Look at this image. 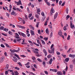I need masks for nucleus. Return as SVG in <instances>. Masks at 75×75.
<instances>
[{"mask_svg": "<svg viewBox=\"0 0 75 75\" xmlns=\"http://www.w3.org/2000/svg\"><path fill=\"white\" fill-rule=\"evenodd\" d=\"M37 43L38 44H37V43L35 42H33V43L35 44V45H36V46H37L38 47H39L40 46V45H41V47H42V45H41V43H40V40H37ZM40 44V45H39Z\"/></svg>", "mask_w": 75, "mask_h": 75, "instance_id": "nucleus-1", "label": "nucleus"}, {"mask_svg": "<svg viewBox=\"0 0 75 75\" xmlns=\"http://www.w3.org/2000/svg\"><path fill=\"white\" fill-rule=\"evenodd\" d=\"M18 33L20 35H22V36L24 38H26V37H27V35H26L24 33L21 32H18Z\"/></svg>", "mask_w": 75, "mask_h": 75, "instance_id": "nucleus-2", "label": "nucleus"}, {"mask_svg": "<svg viewBox=\"0 0 75 75\" xmlns=\"http://www.w3.org/2000/svg\"><path fill=\"white\" fill-rule=\"evenodd\" d=\"M72 22V21L70 22V27L71 28H72V29H74V28H75V26H74V25L73 24Z\"/></svg>", "mask_w": 75, "mask_h": 75, "instance_id": "nucleus-3", "label": "nucleus"}, {"mask_svg": "<svg viewBox=\"0 0 75 75\" xmlns=\"http://www.w3.org/2000/svg\"><path fill=\"white\" fill-rule=\"evenodd\" d=\"M54 12H55V10H54V9L53 8H52L51 10V12L50 13V15L52 16V13H54Z\"/></svg>", "mask_w": 75, "mask_h": 75, "instance_id": "nucleus-4", "label": "nucleus"}, {"mask_svg": "<svg viewBox=\"0 0 75 75\" xmlns=\"http://www.w3.org/2000/svg\"><path fill=\"white\" fill-rule=\"evenodd\" d=\"M15 38H17V39H19L20 38V37H19V35L18 34V33H15Z\"/></svg>", "mask_w": 75, "mask_h": 75, "instance_id": "nucleus-5", "label": "nucleus"}, {"mask_svg": "<svg viewBox=\"0 0 75 75\" xmlns=\"http://www.w3.org/2000/svg\"><path fill=\"white\" fill-rule=\"evenodd\" d=\"M37 8V12L38 13V14H40V13H40V11H41V10H40V8H37V7H36Z\"/></svg>", "mask_w": 75, "mask_h": 75, "instance_id": "nucleus-6", "label": "nucleus"}, {"mask_svg": "<svg viewBox=\"0 0 75 75\" xmlns=\"http://www.w3.org/2000/svg\"><path fill=\"white\" fill-rule=\"evenodd\" d=\"M30 32L32 35H35L34 32L33 30H30Z\"/></svg>", "mask_w": 75, "mask_h": 75, "instance_id": "nucleus-7", "label": "nucleus"}, {"mask_svg": "<svg viewBox=\"0 0 75 75\" xmlns=\"http://www.w3.org/2000/svg\"><path fill=\"white\" fill-rule=\"evenodd\" d=\"M20 4H21V5H22V4H21V0H19L18 1V2L17 3V5L18 6H19Z\"/></svg>", "mask_w": 75, "mask_h": 75, "instance_id": "nucleus-8", "label": "nucleus"}, {"mask_svg": "<svg viewBox=\"0 0 75 75\" xmlns=\"http://www.w3.org/2000/svg\"><path fill=\"white\" fill-rule=\"evenodd\" d=\"M43 52L45 54V56L47 55V52L45 49H44L43 50Z\"/></svg>", "mask_w": 75, "mask_h": 75, "instance_id": "nucleus-9", "label": "nucleus"}, {"mask_svg": "<svg viewBox=\"0 0 75 75\" xmlns=\"http://www.w3.org/2000/svg\"><path fill=\"white\" fill-rule=\"evenodd\" d=\"M57 16H58V13L56 12L55 15L54 16V19H56V18H57Z\"/></svg>", "mask_w": 75, "mask_h": 75, "instance_id": "nucleus-10", "label": "nucleus"}, {"mask_svg": "<svg viewBox=\"0 0 75 75\" xmlns=\"http://www.w3.org/2000/svg\"><path fill=\"white\" fill-rule=\"evenodd\" d=\"M18 27H19V28H22L23 29H25V27L24 26L18 25Z\"/></svg>", "mask_w": 75, "mask_h": 75, "instance_id": "nucleus-11", "label": "nucleus"}, {"mask_svg": "<svg viewBox=\"0 0 75 75\" xmlns=\"http://www.w3.org/2000/svg\"><path fill=\"white\" fill-rule=\"evenodd\" d=\"M29 27L30 28V29L33 30H34V28L33 26V25H29Z\"/></svg>", "mask_w": 75, "mask_h": 75, "instance_id": "nucleus-12", "label": "nucleus"}, {"mask_svg": "<svg viewBox=\"0 0 75 75\" xmlns=\"http://www.w3.org/2000/svg\"><path fill=\"white\" fill-rule=\"evenodd\" d=\"M58 34L60 36H61L62 35V33L61 30H60L59 31Z\"/></svg>", "mask_w": 75, "mask_h": 75, "instance_id": "nucleus-13", "label": "nucleus"}, {"mask_svg": "<svg viewBox=\"0 0 75 75\" xmlns=\"http://www.w3.org/2000/svg\"><path fill=\"white\" fill-rule=\"evenodd\" d=\"M69 57H72V58H74L75 57V55L74 54H70L69 55Z\"/></svg>", "mask_w": 75, "mask_h": 75, "instance_id": "nucleus-14", "label": "nucleus"}, {"mask_svg": "<svg viewBox=\"0 0 75 75\" xmlns=\"http://www.w3.org/2000/svg\"><path fill=\"white\" fill-rule=\"evenodd\" d=\"M8 64H7L6 66V67L5 68V70H6L8 69Z\"/></svg>", "mask_w": 75, "mask_h": 75, "instance_id": "nucleus-15", "label": "nucleus"}, {"mask_svg": "<svg viewBox=\"0 0 75 75\" xmlns=\"http://www.w3.org/2000/svg\"><path fill=\"white\" fill-rule=\"evenodd\" d=\"M52 61H53L52 59V58L50 59L49 62V63L50 64V65L51 64H52Z\"/></svg>", "mask_w": 75, "mask_h": 75, "instance_id": "nucleus-16", "label": "nucleus"}, {"mask_svg": "<svg viewBox=\"0 0 75 75\" xmlns=\"http://www.w3.org/2000/svg\"><path fill=\"white\" fill-rule=\"evenodd\" d=\"M69 58H67L65 59V61L66 62H68V61H69Z\"/></svg>", "mask_w": 75, "mask_h": 75, "instance_id": "nucleus-17", "label": "nucleus"}, {"mask_svg": "<svg viewBox=\"0 0 75 75\" xmlns=\"http://www.w3.org/2000/svg\"><path fill=\"white\" fill-rule=\"evenodd\" d=\"M16 10L17 11H20V12H22V11H23L22 10H21V9L19 8H17Z\"/></svg>", "mask_w": 75, "mask_h": 75, "instance_id": "nucleus-18", "label": "nucleus"}, {"mask_svg": "<svg viewBox=\"0 0 75 75\" xmlns=\"http://www.w3.org/2000/svg\"><path fill=\"white\" fill-rule=\"evenodd\" d=\"M57 74L58 75H62V73L60 71H59L57 72Z\"/></svg>", "mask_w": 75, "mask_h": 75, "instance_id": "nucleus-19", "label": "nucleus"}, {"mask_svg": "<svg viewBox=\"0 0 75 75\" xmlns=\"http://www.w3.org/2000/svg\"><path fill=\"white\" fill-rule=\"evenodd\" d=\"M41 41L42 44H44V45H45V42L44 40H41Z\"/></svg>", "mask_w": 75, "mask_h": 75, "instance_id": "nucleus-20", "label": "nucleus"}, {"mask_svg": "<svg viewBox=\"0 0 75 75\" xmlns=\"http://www.w3.org/2000/svg\"><path fill=\"white\" fill-rule=\"evenodd\" d=\"M15 56H16V57H17V58L18 59H20V58L19 57V56H18V55H17V54H15Z\"/></svg>", "mask_w": 75, "mask_h": 75, "instance_id": "nucleus-21", "label": "nucleus"}, {"mask_svg": "<svg viewBox=\"0 0 75 75\" xmlns=\"http://www.w3.org/2000/svg\"><path fill=\"white\" fill-rule=\"evenodd\" d=\"M46 33V34H48L49 33V31L48 30V28H47L45 30Z\"/></svg>", "mask_w": 75, "mask_h": 75, "instance_id": "nucleus-22", "label": "nucleus"}, {"mask_svg": "<svg viewBox=\"0 0 75 75\" xmlns=\"http://www.w3.org/2000/svg\"><path fill=\"white\" fill-rule=\"evenodd\" d=\"M4 31H6V32H7L8 31V28H5L3 30Z\"/></svg>", "mask_w": 75, "mask_h": 75, "instance_id": "nucleus-23", "label": "nucleus"}, {"mask_svg": "<svg viewBox=\"0 0 75 75\" xmlns=\"http://www.w3.org/2000/svg\"><path fill=\"white\" fill-rule=\"evenodd\" d=\"M40 16L38 15L37 14H36L35 15V17H36V18H37L38 19L39 18H40Z\"/></svg>", "mask_w": 75, "mask_h": 75, "instance_id": "nucleus-24", "label": "nucleus"}, {"mask_svg": "<svg viewBox=\"0 0 75 75\" xmlns=\"http://www.w3.org/2000/svg\"><path fill=\"white\" fill-rule=\"evenodd\" d=\"M5 58L4 57H2L1 58V60L3 62V61H4V59Z\"/></svg>", "mask_w": 75, "mask_h": 75, "instance_id": "nucleus-25", "label": "nucleus"}, {"mask_svg": "<svg viewBox=\"0 0 75 75\" xmlns=\"http://www.w3.org/2000/svg\"><path fill=\"white\" fill-rule=\"evenodd\" d=\"M8 33L9 35H13V33H12V32L11 31H9L8 32Z\"/></svg>", "mask_w": 75, "mask_h": 75, "instance_id": "nucleus-26", "label": "nucleus"}, {"mask_svg": "<svg viewBox=\"0 0 75 75\" xmlns=\"http://www.w3.org/2000/svg\"><path fill=\"white\" fill-rule=\"evenodd\" d=\"M13 61H14V62H17V58H16V59H13Z\"/></svg>", "mask_w": 75, "mask_h": 75, "instance_id": "nucleus-27", "label": "nucleus"}, {"mask_svg": "<svg viewBox=\"0 0 75 75\" xmlns=\"http://www.w3.org/2000/svg\"><path fill=\"white\" fill-rule=\"evenodd\" d=\"M68 11H69V9H68V8H67L66 9V11L67 14H68Z\"/></svg>", "mask_w": 75, "mask_h": 75, "instance_id": "nucleus-28", "label": "nucleus"}, {"mask_svg": "<svg viewBox=\"0 0 75 75\" xmlns=\"http://www.w3.org/2000/svg\"><path fill=\"white\" fill-rule=\"evenodd\" d=\"M46 4L48 5V6H51V4H50V3L49 2H46Z\"/></svg>", "mask_w": 75, "mask_h": 75, "instance_id": "nucleus-29", "label": "nucleus"}, {"mask_svg": "<svg viewBox=\"0 0 75 75\" xmlns=\"http://www.w3.org/2000/svg\"><path fill=\"white\" fill-rule=\"evenodd\" d=\"M18 64L20 65V66H21V67H23V65H22L21 63L20 62H19L18 63Z\"/></svg>", "mask_w": 75, "mask_h": 75, "instance_id": "nucleus-30", "label": "nucleus"}, {"mask_svg": "<svg viewBox=\"0 0 75 75\" xmlns=\"http://www.w3.org/2000/svg\"><path fill=\"white\" fill-rule=\"evenodd\" d=\"M33 67H35V68H36V69H37V65H36V64H33Z\"/></svg>", "mask_w": 75, "mask_h": 75, "instance_id": "nucleus-31", "label": "nucleus"}, {"mask_svg": "<svg viewBox=\"0 0 75 75\" xmlns=\"http://www.w3.org/2000/svg\"><path fill=\"white\" fill-rule=\"evenodd\" d=\"M10 51H11V52L13 53H14V52H15V50H12L11 49H10Z\"/></svg>", "mask_w": 75, "mask_h": 75, "instance_id": "nucleus-32", "label": "nucleus"}, {"mask_svg": "<svg viewBox=\"0 0 75 75\" xmlns=\"http://www.w3.org/2000/svg\"><path fill=\"white\" fill-rule=\"evenodd\" d=\"M4 28V27L3 26H1L0 28V30H3Z\"/></svg>", "mask_w": 75, "mask_h": 75, "instance_id": "nucleus-33", "label": "nucleus"}, {"mask_svg": "<svg viewBox=\"0 0 75 75\" xmlns=\"http://www.w3.org/2000/svg\"><path fill=\"white\" fill-rule=\"evenodd\" d=\"M15 69L18 70V71H19V70H20V68L18 67H15Z\"/></svg>", "mask_w": 75, "mask_h": 75, "instance_id": "nucleus-34", "label": "nucleus"}, {"mask_svg": "<svg viewBox=\"0 0 75 75\" xmlns=\"http://www.w3.org/2000/svg\"><path fill=\"white\" fill-rule=\"evenodd\" d=\"M74 67V66H73V65L71 64L70 65V67L71 69H73V67Z\"/></svg>", "mask_w": 75, "mask_h": 75, "instance_id": "nucleus-35", "label": "nucleus"}, {"mask_svg": "<svg viewBox=\"0 0 75 75\" xmlns=\"http://www.w3.org/2000/svg\"><path fill=\"white\" fill-rule=\"evenodd\" d=\"M41 14L42 15V16H43V17L45 16V15L44 14V13L43 12H42L41 13Z\"/></svg>", "mask_w": 75, "mask_h": 75, "instance_id": "nucleus-36", "label": "nucleus"}, {"mask_svg": "<svg viewBox=\"0 0 75 75\" xmlns=\"http://www.w3.org/2000/svg\"><path fill=\"white\" fill-rule=\"evenodd\" d=\"M39 22H38L36 24V27H37L38 28V25H39Z\"/></svg>", "mask_w": 75, "mask_h": 75, "instance_id": "nucleus-37", "label": "nucleus"}, {"mask_svg": "<svg viewBox=\"0 0 75 75\" xmlns=\"http://www.w3.org/2000/svg\"><path fill=\"white\" fill-rule=\"evenodd\" d=\"M52 72H57V70L56 69H53Z\"/></svg>", "mask_w": 75, "mask_h": 75, "instance_id": "nucleus-38", "label": "nucleus"}, {"mask_svg": "<svg viewBox=\"0 0 75 75\" xmlns=\"http://www.w3.org/2000/svg\"><path fill=\"white\" fill-rule=\"evenodd\" d=\"M48 52L50 53V54H52V51H51L50 50L48 49Z\"/></svg>", "mask_w": 75, "mask_h": 75, "instance_id": "nucleus-39", "label": "nucleus"}, {"mask_svg": "<svg viewBox=\"0 0 75 75\" xmlns=\"http://www.w3.org/2000/svg\"><path fill=\"white\" fill-rule=\"evenodd\" d=\"M51 55H49L47 56V58L48 59H49V58H51Z\"/></svg>", "mask_w": 75, "mask_h": 75, "instance_id": "nucleus-40", "label": "nucleus"}, {"mask_svg": "<svg viewBox=\"0 0 75 75\" xmlns=\"http://www.w3.org/2000/svg\"><path fill=\"white\" fill-rule=\"evenodd\" d=\"M63 30H64V31H66L67 30V29L66 28V26H64V27L63 28Z\"/></svg>", "mask_w": 75, "mask_h": 75, "instance_id": "nucleus-41", "label": "nucleus"}, {"mask_svg": "<svg viewBox=\"0 0 75 75\" xmlns=\"http://www.w3.org/2000/svg\"><path fill=\"white\" fill-rule=\"evenodd\" d=\"M25 42V41H24V40H23V41L22 42V43H21V44H23V45H24V44H26L27 43H24V42Z\"/></svg>", "mask_w": 75, "mask_h": 75, "instance_id": "nucleus-42", "label": "nucleus"}, {"mask_svg": "<svg viewBox=\"0 0 75 75\" xmlns=\"http://www.w3.org/2000/svg\"><path fill=\"white\" fill-rule=\"evenodd\" d=\"M70 17V16L69 15H67V16L66 17V20H67Z\"/></svg>", "mask_w": 75, "mask_h": 75, "instance_id": "nucleus-43", "label": "nucleus"}, {"mask_svg": "<svg viewBox=\"0 0 75 75\" xmlns=\"http://www.w3.org/2000/svg\"><path fill=\"white\" fill-rule=\"evenodd\" d=\"M12 15H15L16 14V13L14 12H12L11 13Z\"/></svg>", "mask_w": 75, "mask_h": 75, "instance_id": "nucleus-44", "label": "nucleus"}, {"mask_svg": "<svg viewBox=\"0 0 75 75\" xmlns=\"http://www.w3.org/2000/svg\"><path fill=\"white\" fill-rule=\"evenodd\" d=\"M51 49V51H52V52L54 53V48H52Z\"/></svg>", "mask_w": 75, "mask_h": 75, "instance_id": "nucleus-45", "label": "nucleus"}, {"mask_svg": "<svg viewBox=\"0 0 75 75\" xmlns=\"http://www.w3.org/2000/svg\"><path fill=\"white\" fill-rule=\"evenodd\" d=\"M20 51V48H18V50H15V51L16 52H18V51Z\"/></svg>", "mask_w": 75, "mask_h": 75, "instance_id": "nucleus-46", "label": "nucleus"}, {"mask_svg": "<svg viewBox=\"0 0 75 75\" xmlns=\"http://www.w3.org/2000/svg\"><path fill=\"white\" fill-rule=\"evenodd\" d=\"M57 58H58L59 59H61V56L58 55L57 56Z\"/></svg>", "mask_w": 75, "mask_h": 75, "instance_id": "nucleus-47", "label": "nucleus"}, {"mask_svg": "<svg viewBox=\"0 0 75 75\" xmlns=\"http://www.w3.org/2000/svg\"><path fill=\"white\" fill-rule=\"evenodd\" d=\"M48 38H43V39L45 40V41H47L48 40Z\"/></svg>", "mask_w": 75, "mask_h": 75, "instance_id": "nucleus-48", "label": "nucleus"}, {"mask_svg": "<svg viewBox=\"0 0 75 75\" xmlns=\"http://www.w3.org/2000/svg\"><path fill=\"white\" fill-rule=\"evenodd\" d=\"M64 48H65V49L66 50H67V49L68 48V46H64Z\"/></svg>", "mask_w": 75, "mask_h": 75, "instance_id": "nucleus-49", "label": "nucleus"}, {"mask_svg": "<svg viewBox=\"0 0 75 75\" xmlns=\"http://www.w3.org/2000/svg\"><path fill=\"white\" fill-rule=\"evenodd\" d=\"M1 47H2V48H4V47H5L4 45L3 44H1Z\"/></svg>", "mask_w": 75, "mask_h": 75, "instance_id": "nucleus-50", "label": "nucleus"}, {"mask_svg": "<svg viewBox=\"0 0 75 75\" xmlns=\"http://www.w3.org/2000/svg\"><path fill=\"white\" fill-rule=\"evenodd\" d=\"M32 16V13H30L29 14V16L28 17L29 18H30V17H31Z\"/></svg>", "mask_w": 75, "mask_h": 75, "instance_id": "nucleus-51", "label": "nucleus"}, {"mask_svg": "<svg viewBox=\"0 0 75 75\" xmlns=\"http://www.w3.org/2000/svg\"><path fill=\"white\" fill-rule=\"evenodd\" d=\"M37 60L39 62H42V60L39 58Z\"/></svg>", "mask_w": 75, "mask_h": 75, "instance_id": "nucleus-52", "label": "nucleus"}, {"mask_svg": "<svg viewBox=\"0 0 75 75\" xmlns=\"http://www.w3.org/2000/svg\"><path fill=\"white\" fill-rule=\"evenodd\" d=\"M42 64V65H44V66H45V61H44L43 62Z\"/></svg>", "mask_w": 75, "mask_h": 75, "instance_id": "nucleus-53", "label": "nucleus"}, {"mask_svg": "<svg viewBox=\"0 0 75 75\" xmlns=\"http://www.w3.org/2000/svg\"><path fill=\"white\" fill-rule=\"evenodd\" d=\"M14 73H15V74H19V73H18V72H17V71H15Z\"/></svg>", "mask_w": 75, "mask_h": 75, "instance_id": "nucleus-54", "label": "nucleus"}, {"mask_svg": "<svg viewBox=\"0 0 75 75\" xmlns=\"http://www.w3.org/2000/svg\"><path fill=\"white\" fill-rule=\"evenodd\" d=\"M6 47H8V48H9V47H10L9 45L7 44H6Z\"/></svg>", "mask_w": 75, "mask_h": 75, "instance_id": "nucleus-55", "label": "nucleus"}, {"mask_svg": "<svg viewBox=\"0 0 75 75\" xmlns=\"http://www.w3.org/2000/svg\"><path fill=\"white\" fill-rule=\"evenodd\" d=\"M52 37V33L51 32L50 35V37L51 38V37Z\"/></svg>", "mask_w": 75, "mask_h": 75, "instance_id": "nucleus-56", "label": "nucleus"}, {"mask_svg": "<svg viewBox=\"0 0 75 75\" xmlns=\"http://www.w3.org/2000/svg\"><path fill=\"white\" fill-rule=\"evenodd\" d=\"M26 35H27V36L28 37H29L30 36V34L29 33H26Z\"/></svg>", "mask_w": 75, "mask_h": 75, "instance_id": "nucleus-57", "label": "nucleus"}, {"mask_svg": "<svg viewBox=\"0 0 75 75\" xmlns=\"http://www.w3.org/2000/svg\"><path fill=\"white\" fill-rule=\"evenodd\" d=\"M70 39V36L69 35H68V37H67V40H69Z\"/></svg>", "mask_w": 75, "mask_h": 75, "instance_id": "nucleus-58", "label": "nucleus"}, {"mask_svg": "<svg viewBox=\"0 0 75 75\" xmlns=\"http://www.w3.org/2000/svg\"><path fill=\"white\" fill-rule=\"evenodd\" d=\"M62 3V1H60L59 2V5H61V4Z\"/></svg>", "mask_w": 75, "mask_h": 75, "instance_id": "nucleus-59", "label": "nucleus"}, {"mask_svg": "<svg viewBox=\"0 0 75 75\" xmlns=\"http://www.w3.org/2000/svg\"><path fill=\"white\" fill-rule=\"evenodd\" d=\"M44 72L45 74H46L47 75H48V72H47V71H45Z\"/></svg>", "mask_w": 75, "mask_h": 75, "instance_id": "nucleus-60", "label": "nucleus"}, {"mask_svg": "<svg viewBox=\"0 0 75 75\" xmlns=\"http://www.w3.org/2000/svg\"><path fill=\"white\" fill-rule=\"evenodd\" d=\"M18 20H20V21H23V19L21 18H18Z\"/></svg>", "mask_w": 75, "mask_h": 75, "instance_id": "nucleus-61", "label": "nucleus"}, {"mask_svg": "<svg viewBox=\"0 0 75 75\" xmlns=\"http://www.w3.org/2000/svg\"><path fill=\"white\" fill-rule=\"evenodd\" d=\"M25 65H30V62H28L27 63L25 64Z\"/></svg>", "mask_w": 75, "mask_h": 75, "instance_id": "nucleus-62", "label": "nucleus"}, {"mask_svg": "<svg viewBox=\"0 0 75 75\" xmlns=\"http://www.w3.org/2000/svg\"><path fill=\"white\" fill-rule=\"evenodd\" d=\"M56 53L57 55H60V52H57Z\"/></svg>", "mask_w": 75, "mask_h": 75, "instance_id": "nucleus-63", "label": "nucleus"}, {"mask_svg": "<svg viewBox=\"0 0 75 75\" xmlns=\"http://www.w3.org/2000/svg\"><path fill=\"white\" fill-rule=\"evenodd\" d=\"M4 54L6 57H7V52H5L4 53Z\"/></svg>", "mask_w": 75, "mask_h": 75, "instance_id": "nucleus-64", "label": "nucleus"}]
</instances>
